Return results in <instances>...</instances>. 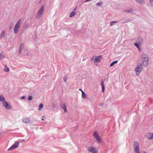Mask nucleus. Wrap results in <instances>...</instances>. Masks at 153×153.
<instances>
[{
  "label": "nucleus",
  "instance_id": "1",
  "mask_svg": "<svg viewBox=\"0 0 153 153\" xmlns=\"http://www.w3.org/2000/svg\"><path fill=\"white\" fill-rule=\"evenodd\" d=\"M143 65L146 67L148 65L149 60V57L148 55L145 53L143 52L141 56Z\"/></svg>",
  "mask_w": 153,
  "mask_h": 153
},
{
  "label": "nucleus",
  "instance_id": "2",
  "mask_svg": "<svg viewBox=\"0 0 153 153\" xmlns=\"http://www.w3.org/2000/svg\"><path fill=\"white\" fill-rule=\"evenodd\" d=\"M93 137L98 144H100L102 143L101 137L97 131H95L93 132Z\"/></svg>",
  "mask_w": 153,
  "mask_h": 153
},
{
  "label": "nucleus",
  "instance_id": "3",
  "mask_svg": "<svg viewBox=\"0 0 153 153\" xmlns=\"http://www.w3.org/2000/svg\"><path fill=\"white\" fill-rule=\"evenodd\" d=\"M134 151L135 153H140V152L139 144L138 142H135L134 145Z\"/></svg>",
  "mask_w": 153,
  "mask_h": 153
},
{
  "label": "nucleus",
  "instance_id": "4",
  "mask_svg": "<svg viewBox=\"0 0 153 153\" xmlns=\"http://www.w3.org/2000/svg\"><path fill=\"white\" fill-rule=\"evenodd\" d=\"M87 150L88 152L91 153H98L97 149L93 146L89 147L87 149Z\"/></svg>",
  "mask_w": 153,
  "mask_h": 153
},
{
  "label": "nucleus",
  "instance_id": "5",
  "mask_svg": "<svg viewBox=\"0 0 153 153\" xmlns=\"http://www.w3.org/2000/svg\"><path fill=\"white\" fill-rule=\"evenodd\" d=\"M44 6L43 5L41 6L39 10V11L36 15V18L37 19L40 18L41 16L42 15L44 11Z\"/></svg>",
  "mask_w": 153,
  "mask_h": 153
},
{
  "label": "nucleus",
  "instance_id": "6",
  "mask_svg": "<svg viewBox=\"0 0 153 153\" xmlns=\"http://www.w3.org/2000/svg\"><path fill=\"white\" fill-rule=\"evenodd\" d=\"M101 60V56H94L91 59V60H94V63L95 62L99 63L100 62Z\"/></svg>",
  "mask_w": 153,
  "mask_h": 153
},
{
  "label": "nucleus",
  "instance_id": "7",
  "mask_svg": "<svg viewBox=\"0 0 153 153\" xmlns=\"http://www.w3.org/2000/svg\"><path fill=\"white\" fill-rule=\"evenodd\" d=\"M141 66L142 65L141 64H138L137 67L135 69V71L137 75H139L142 70V69L141 68Z\"/></svg>",
  "mask_w": 153,
  "mask_h": 153
},
{
  "label": "nucleus",
  "instance_id": "8",
  "mask_svg": "<svg viewBox=\"0 0 153 153\" xmlns=\"http://www.w3.org/2000/svg\"><path fill=\"white\" fill-rule=\"evenodd\" d=\"M19 143L18 142L15 143L12 146H11L8 150H9L10 149L12 150L14 149H16L19 146Z\"/></svg>",
  "mask_w": 153,
  "mask_h": 153
},
{
  "label": "nucleus",
  "instance_id": "9",
  "mask_svg": "<svg viewBox=\"0 0 153 153\" xmlns=\"http://www.w3.org/2000/svg\"><path fill=\"white\" fill-rule=\"evenodd\" d=\"M146 137L149 139H153V133H149L147 134Z\"/></svg>",
  "mask_w": 153,
  "mask_h": 153
},
{
  "label": "nucleus",
  "instance_id": "10",
  "mask_svg": "<svg viewBox=\"0 0 153 153\" xmlns=\"http://www.w3.org/2000/svg\"><path fill=\"white\" fill-rule=\"evenodd\" d=\"M4 106L7 109H9L11 108V106L7 102H4L3 103Z\"/></svg>",
  "mask_w": 153,
  "mask_h": 153
},
{
  "label": "nucleus",
  "instance_id": "11",
  "mask_svg": "<svg viewBox=\"0 0 153 153\" xmlns=\"http://www.w3.org/2000/svg\"><path fill=\"white\" fill-rule=\"evenodd\" d=\"M21 21V19H20L17 22L15 25V27L19 28L20 25Z\"/></svg>",
  "mask_w": 153,
  "mask_h": 153
},
{
  "label": "nucleus",
  "instance_id": "12",
  "mask_svg": "<svg viewBox=\"0 0 153 153\" xmlns=\"http://www.w3.org/2000/svg\"><path fill=\"white\" fill-rule=\"evenodd\" d=\"M61 107L64 110V112H67V110L66 109V106L65 104H62L61 105Z\"/></svg>",
  "mask_w": 153,
  "mask_h": 153
},
{
  "label": "nucleus",
  "instance_id": "13",
  "mask_svg": "<svg viewBox=\"0 0 153 153\" xmlns=\"http://www.w3.org/2000/svg\"><path fill=\"white\" fill-rule=\"evenodd\" d=\"M30 119L27 117H25L23 118V122L25 123H27L29 122Z\"/></svg>",
  "mask_w": 153,
  "mask_h": 153
},
{
  "label": "nucleus",
  "instance_id": "14",
  "mask_svg": "<svg viewBox=\"0 0 153 153\" xmlns=\"http://www.w3.org/2000/svg\"><path fill=\"white\" fill-rule=\"evenodd\" d=\"M101 85H102V92H104V91L105 90V87L104 84V81H102L101 82Z\"/></svg>",
  "mask_w": 153,
  "mask_h": 153
},
{
  "label": "nucleus",
  "instance_id": "15",
  "mask_svg": "<svg viewBox=\"0 0 153 153\" xmlns=\"http://www.w3.org/2000/svg\"><path fill=\"white\" fill-rule=\"evenodd\" d=\"M76 12L75 11H72L70 14V17L71 18L73 17L76 14Z\"/></svg>",
  "mask_w": 153,
  "mask_h": 153
},
{
  "label": "nucleus",
  "instance_id": "16",
  "mask_svg": "<svg viewBox=\"0 0 153 153\" xmlns=\"http://www.w3.org/2000/svg\"><path fill=\"white\" fill-rule=\"evenodd\" d=\"M18 30L19 28L17 27H15L14 29V33L15 34H16L18 33Z\"/></svg>",
  "mask_w": 153,
  "mask_h": 153
},
{
  "label": "nucleus",
  "instance_id": "17",
  "mask_svg": "<svg viewBox=\"0 0 153 153\" xmlns=\"http://www.w3.org/2000/svg\"><path fill=\"white\" fill-rule=\"evenodd\" d=\"M135 1L138 3L140 4H144V0H135Z\"/></svg>",
  "mask_w": 153,
  "mask_h": 153
},
{
  "label": "nucleus",
  "instance_id": "18",
  "mask_svg": "<svg viewBox=\"0 0 153 153\" xmlns=\"http://www.w3.org/2000/svg\"><path fill=\"white\" fill-rule=\"evenodd\" d=\"M9 68H8L7 65H5V67L4 69V71L5 72H7L9 71Z\"/></svg>",
  "mask_w": 153,
  "mask_h": 153
},
{
  "label": "nucleus",
  "instance_id": "19",
  "mask_svg": "<svg viewBox=\"0 0 153 153\" xmlns=\"http://www.w3.org/2000/svg\"><path fill=\"white\" fill-rule=\"evenodd\" d=\"M5 31H3L1 33V34L0 36V38H3L4 37V34H5Z\"/></svg>",
  "mask_w": 153,
  "mask_h": 153
},
{
  "label": "nucleus",
  "instance_id": "20",
  "mask_svg": "<svg viewBox=\"0 0 153 153\" xmlns=\"http://www.w3.org/2000/svg\"><path fill=\"white\" fill-rule=\"evenodd\" d=\"M133 10L132 8H130L126 10H125V11L126 12L130 13L132 12Z\"/></svg>",
  "mask_w": 153,
  "mask_h": 153
},
{
  "label": "nucleus",
  "instance_id": "21",
  "mask_svg": "<svg viewBox=\"0 0 153 153\" xmlns=\"http://www.w3.org/2000/svg\"><path fill=\"white\" fill-rule=\"evenodd\" d=\"M117 60H116L115 61H114L113 62H112L111 64H110V66L111 67H112L113 66H114V65L116 64V63H117Z\"/></svg>",
  "mask_w": 153,
  "mask_h": 153
},
{
  "label": "nucleus",
  "instance_id": "22",
  "mask_svg": "<svg viewBox=\"0 0 153 153\" xmlns=\"http://www.w3.org/2000/svg\"><path fill=\"white\" fill-rule=\"evenodd\" d=\"M4 58V56L3 55V53H0V59L2 60Z\"/></svg>",
  "mask_w": 153,
  "mask_h": 153
},
{
  "label": "nucleus",
  "instance_id": "23",
  "mask_svg": "<svg viewBox=\"0 0 153 153\" xmlns=\"http://www.w3.org/2000/svg\"><path fill=\"white\" fill-rule=\"evenodd\" d=\"M138 39L139 41H140L138 42L139 44H141L142 42L143 41V39L142 38H138Z\"/></svg>",
  "mask_w": 153,
  "mask_h": 153
},
{
  "label": "nucleus",
  "instance_id": "24",
  "mask_svg": "<svg viewBox=\"0 0 153 153\" xmlns=\"http://www.w3.org/2000/svg\"><path fill=\"white\" fill-rule=\"evenodd\" d=\"M103 2L102 1H101V2H98L97 3H96V5L97 6V5L100 6V5L102 4H103Z\"/></svg>",
  "mask_w": 153,
  "mask_h": 153
},
{
  "label": "nucleus",
  "instance_id": "25",
  "mask_svg": "<svg viewBox=\"0 0 153 153\" xmlns=\"http://www.w3.org/2000/svg\"><path fill=\"white\" fill-rule=\"evenodd\" d=\"M117 21H112L110 23V25L111 26L113 25L115 23L117 22Z\"/></svg>",
  "mask_w": 153,
  "mask_h": 153
},
{
  "label": "nucleus",
  "instance_id": "26",
  "mask_svg": "<svg viewBox=\"0 0 153 153\" xmlns=\"http://www.w3.org/2000/svg\"><path fill=\"white\" fill-rule=\"evenodd\" d=\"M4 99L3 96H0V101H4Z\"/></svg>",
  "mask_w": 153,
  "mask_h": 153
},
{
  "label": "nucleus",
  "instance_id": "27",
  "mask_svg": "<svg viewBox=\"0 0 153 153\" xmlns=\"http://www.w3.org/2000/svg\"><path fill=\"white\" fill-rule=\"evenodd\" d=\"M140 44H138V43L136 42L134 44V45L137 48L140 46Z\"/></svg>",
  "mask_w": 153,
  "mask_h": 153
},
{
  "label": "nucleus",
  "instance_id": "28",
  "mask_svg": "<svg viewBox=\"0 0 153 153\" xmlns=\"http://www.w3.org/2000/svg\"><path fill=\"white\" fill-rule=\"evenodd\" d=\"M24 46V45L23 44V43L21 44L20 45L19 48L22 49V48H23Z\"/></svg>",
  "mask_w": 153,
  "mask_h": 153
},
{
  "label": "nucleus",
  "instance_id": "29",
  "mask_svg": "<svg viewBox=\"0 0 153 153\" xmlns=\"http://www.w3.org/2000/svg\"><path fill=\"white\" fill-rule=\"evenodd\" d=\"M149 2L151 6L153 7V0H149Z\"/></svg>",
  "mask_w": 153,
  "mask_h": 153
},
{
  "label": "nucleus",
  "instance_id": "30",
  "mask_svg": "<svg viewBox=\"0 0 153 153\" xmlns=\"http://www.w3.org/2000/svg\"><path fill=\"white\" fill-rule=\"evenodd\" d=\"M43 105L42 104H41L39 106V110H40V109L43 108Z\"/></svg>",
  "mask_w": 153,
  "mask_h": 153
},
{
  "label": "nucleus",
  "instance_id": "31",
  "mask_svg": "<svg viewBox=\"0 0 153 153\" xmlns=\"http://www.w3.org/2000/svg\"><path fill=\"white\" fill-rule=\"evenodd\" d=\"M63 80H64V81L65 82L66 81V80H67V77H66V76H64V78H63Z\"/></svg>",
  "mask_w": 153,
  "mask_h": 153
},
{
  "label": "nucleus",
  "instance_id": "32",
  "mask_svg": "<svg viewBox=\"0 0 153 153\" xmlns=\"http://www.w3.org/2000/svg\"><path fill=\"white\" fill-rule=\"evenodd\" d=\"M32 99V96H29L28 98V100H31Z\"/></svg>",
  "mask_w": 153,
  "mask_h": 153
},
{
  "label": "nucleus",
  "instance_id": "33",
  "mask_svg": "<svg viewBox=\"0 0 153 153\" xmlns=\"http://www.w3.org/2000/svg\"><path fill=\"white\" fill-rule=\"evenodd\" d=\"M138 49L139 50V51H142V48L140 47V46L138 48Z\"/></svg>",
  "mask_w": 153,
  "mask_h": 153
},
{
  "label": "nucleus",
  "instance_id": "34",
  "mask_svg": "<svg viewBox=\"0 0 153 153\" xmlns=\"http://www.w3.org/2000/svg\"><path fill=\"white\" fill-rule=\"evenodd\" d=\"M82 96H85V93L82 91Z\"/></svg>",
  "mask_w": 153,
  "mask_h": 153
},
{
  "label": "nucleus",
  "instance_id": "35",
  "mask_svg": "<svg viewBox=\"0 0 153 153\" xmlns=\"http://www.w3.org/2000/svg\"><path fill=\"white\" fill-rule=\"evenodd\" d=\"M22 50V49L19 48V54H20L21 53Z\"/></svg>",
  "mask_w": 153,
  "mask_h": 153
},
{
  "label": "nucleus",
  "instance_id": "36",
  "mask_svg": "<svg viewBox=\"0 0 153 153\" xmlns=\"http://www.w3.org/2000/svg\"><path fill=\"white\" fill-rule=\"evenodd\" d=\"M29 55V52L27 53V51H26V53H25L24 55Z\"/></svg>",
  "mask_w": 153,
  "mask_h": 153
},
{
  "label": "nucleus",
  "instance_id": "37",
  "mask_svg": "<svg viewBox=\"0 0 153 153\" xmlns=\"http://www.w3.org/2000/svg\"><path fill=\"white\" fill-rule=\"evenodd\" d=\"M128 21V20H127L125 22H122V23H125L127 22Z\"/></svg>",
  "mask_w": 153,
  "mask_h": 153
},
{
  "label": "nucleus",
  "instance_id": "38",
  "mask_svg": "<svg viewBox=\"0 0 153 153\" xmlns=\"http://www.w3.org/2000/svg\"><path fill=\"white\" fill-rule=\"evenodd\" d=\"M83 99H85L86 98V96H82Z\"/></svg>",
  "mask_w": 153,
  "mask_h": 153
},
{
  "label": "nucleus",
  "instance_id": "39",
  "mask_svg": "<svg viewBox=\"0 0 153 153\" xmlns=\"http://www.w3.org/2000/svg\"><path fill=\"white\" fill-rule=\"evenodd\" d=\"M90 0H85V1H84L83 2H86L87 1H90Z\"/></svg>",
  "mask_w": 153,
  "mask_h": 153
},
{
  "label": "nucleus",
  "instance_id": "40",
  "mask_svg": "<svg viewBox=\"0 0 153 153\" xmlns=\"http://www.w3.org/2000/svg\"><path fill=\"white\" fill-rule=\"evenodd\" d=\"M76 7H75V8H74V9L73 10H74V11H76Z\"/></svg>",
  "mask_w": 153,
  "mask_h": 153
},
{
  "label": "nucleus",
  "instance_id": "41",
  "mask_svg": "<svg viewBox=\"0 0 153 153\" xmlns=\"http://www.w3.org/2000/svg\"><path fill=\"white\" fill-rule=\"evenodd\" d=\"M25 96H22V97H21V99H25Z\"/></svg>",
  "mask_w": 153,
  "mask_h": 153
},
{
  "label": "nucleus",
  "instance_id": "42",
  "mask_svg": "<svg viewBox=\"0 0 153 153\" xmlns=\"http://www.w3.org/2000/svg\"><path fill=\"white\" fill-rule=\"evenodd\" d=\"M31 94L32 95H35V93H34V92H33V94Z\"/></svg>",
  "mask_w": 153,
  "mask_h": 153
},
{
  "label": "nucleus",
  "instance_id": "43",
  "mask_svg": "<svg viewBox=\"0 0 153 153\" xmlns=\"http://www.w3.org/2000/svg\"><path fill=\"white\" fill-rule=\"evenodd\" d=\"M12 24H13V23H12L11 24H10V25L11 26H12Z\"/></svg>",
  "mask_w": 153,
  "mask_h": 153
},
{
  "label": "nucleus",
  "instance_id": "44",
  "mask_svg": "<svg viewBox=\"0 0 153 153\" xmlns=\"http://www.w3.org/2000/svg\"><path fill=\"white\" fill-rule=\"evenodd\" d=\"M79 90H80L81 91H82L81 88H79Z\"/></svg>",
  "mask_w": 153,
  "mask_h": 153
},
{
  "label": "nucleus",
  "instance_id": "45",
  "mask_svg": "<svg viewBox=\"0 0 153 153\" xmlns=\"http://www.w3.org/2000/svg\"><path fill=\"white\" fill-rule=\"evenodd\" d=\"M11 27H12V26H10V29H11Z\"/></svg>",
  "mask_w": 153,
  "mask_h": 153
},
{
  "label": "nucleus",
  "instance_id": "46",
  "mask_svg": "<svg viewBox=\"0 0 153 153\" xmlns=\"http://www.w3.org/2000/svg\"><path fill=\"white\" fill-rule=\"evenodd\" d=\"M36 38H35V39H34V40H35V41H36Z\"/></svg>",
  "mask_w": 153,
  "mask_h": 153
},
{
  "label": "nucleus",
  "instance_id": "47",
  "mask_svg": "<svg viewBox=\"0 0 153 153\" xmlns=\"http://www.w3.org/2000/svg\"><path fill=\"white\" fill-rule=\"evenodd\" d=\"M0 96H2V94H1Z\"/></svg>",
  "mask_w": 153,
  "mask_h": 153
}]
</instances>
